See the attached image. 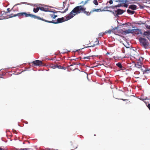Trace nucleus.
I'll return each mask as SVG.
<instances>
[{
    "label": "nucleus",
    "instance_id": "28",
    "mask_svg": "<svg viewBox=\"0 0 150 150\" xmlns=\"http://www.w3.org/2000/svg\"><path fill=\"white\" fill-rule=\"evenodd\" d=\"M7 12H5V13H6L8 12H9L10 11V10L9 8H8L7 9Z\"/></svg>",
    "mask_w": 150,
    "mask_h": 150
},
{
    "label": "nucleus",
    "instance_id": "8",
    "mask_svg": "<svg viewBox=\"0 0 150 150\" xmlns=\"http://www.w3.org/2000/svg\"><path fill=\"white\" fill-rule=\"evenodd\" d=\"M57 16L54 15V14H50L47 16V20L50 21V18H52L53 19H54Z\"/></svg>",
    "mask_w": 150,
    "mask_h": 150
},
{
    "label": "nucleus",
    "instance_id": "34",
    "mask_svg": "<svg viewBox=\"0 0 150 150\" xmlns=\"http://www.w3.org/2000/svg\"><path fill=\"white\" fill-rule=\"evenodd\" d=\"M13 132L14 133H15L16 134L17 133V132L15 130V129H13Z\"/></svg>",
    "mask_w": 150,
    "mask_h": 150
},
{
    "label": "nucleus",
    "instance_id": "36",
    "mask_svg": "<svg viewBox=\"0 0 150 150\" xmlns=\"http://www.w3.org/2000/svg\"><path fill=\"white\" fill-rule=\"evenodd\" d=\"M147 106L150 110V104H149L147 105Z\"/></svg>",
    "mask_w": 150,
    "mask_h": 150
},
{
    "label": "nucleus",
    "instance_id": "5",
    "mask_svg": "<svg viewBox=\"0 0 150 150\" xmlns=\"http://www.w3.org/2000/svg\"><path fill=\"white\" fill-rule=\"evenodd\" d=\"M139 41L141 45L144 48L146 49L148 47L149 43L146 39L140 37L139 38Z\"/></svg>",
    "mask_w": 150,
    "mask_h": 150
},
{
    "label": "nucleus",
    "instance_id": "50",
    "mask_svg": "<svg viewBox=\"0 0 150 150\" xmlns=\"http://www.w3.org/2000/svg\"><path fill=\"white\" fill-rule=\"evenodd\" d=\"M105 80L104 79V80H103L104 81H105Z\"/></svg>",
    "mask_w": 150,
    "mask_h": 150
},
{
    "label": "nucleus",
    "instance_id": "32",
    "mask_svg": "<svg viewBox=\"0 0 150 150\" xmlns=\"http://www.w3.org/2000/svg\"><path fill=\"white\" fill-rule=\"evenodd\" d=\"M122 53H125V51L124 48H122Z\"/></svg>",
    "mask_w": 150,
    "mask_h": 150
},
{
    "label": "nucleus",
    "instance_id": "15",
    "mask_svg": "<svg viewBox=\"0 0 150 150\" xmlns=\"http://www.w3.org/2000/svg\"><path fill=\"white\" fill-rule=\"evenodd\" d=\"M122 32L124 34H127L131 33L130 29H128L127 30H125L123 31Z\"/></svg>",
    "mask_w": 150,
    "mask_h": 150
},
{
    "label": "nucleus",
    "instance_id": "48",
    "mask_svg": "<svg viewBox=\"0 0 150 150\" xmlns=\"http://www.w3.org/2000/svg\"><path fill=\"white\" fill-rule=\"evenodd\" d=\"M107 54H109V53H108H108H107Z\"/></svg>",
    "mask_w": 150,
    "mask_h": 150
},
{
    "label": "nucleus",
    "instance_id": "35",
    "mask_svg": "<svg viewBox=\"0 0 150 150\" xmlns=\"http://www.w3.org/2000/svg\"><path fill=\"white\" fill-rule=\"evenodd\" d=\"M128 6V5L126 4H125L124 5V6L126 8Z\"/></svg>",
    "mask_w": 150,
    "mask_h": 150
},
{
    "label": "nucleus",
    "instance_id": "42",
    "mask_svg": "<svg viewBox=\"0 0 150 150\" xmlns=\"http://www.w3.org/2000/svg\"><path fill=\"white\" fill-rule=\"evenodd\" d=\"M84 3V2L83 1H82L81 2V4H83V3Z\"/></svg>",
    "mask_w": 150,
    "mask_h": 150
},
{
    "label": "nucleus",
    "instance_id": "37",
    "mask_svg": "<svg viewBox=\"0 0 150 150\" xmlns=\"http://www.w3.org/2000/svg\"><path fill=\"white\" fill-rule=\"evenodd\" d=\"M72 64H73L72 65H74L78 64L77 63H75V62H73L72 63Z\"/></svg>",
    "mask_w": 150,
    "mask_h": 150
},
{
    "label": "nucleus",
    "instance_id": "18",
    "mask_svg": "<svg viewBox=\"0 0 150 150\" xmlns=\"http://www.w3.org/2000/svg\"><path fill=\"white\" fill-rule=\"evenodd\" d=\"M39 9L43 11H48V8H45L43 7H39Z\"/></svg>",
    "mask_w": 150,
    "mask_h": 150
},
{
    "label": "nucleus",
    "instance_id": "26",
    "mask_svg": "<svg viewBox=\"0 0 150 150\" xmlns=\"http://www.w3.org/2000/svg\"><path fill=\"white\" fill-rule=\"evenodd\" d=\"M68 7H67V8H66L65 9V10H64V11H63L59 12H61V13H64L65 12H66L68 10Z\"/></svg>",
    "mask_w": 150,
    "mask_h": 150
},
{
    "label": "nucleus",
    "instance_id": "21",
    "mask_svg": "<svg viewBox=\"0 0 150 150\" xmlns=\"http://www.w3.org/2000/svg\"><path fill=\"white\" fill-rule=\"evenodd\" d=\"M39 9V7H38L36 8H34L33 9V11L35 13L38 12Z\"/></svg>",
    "mask_w": 150,
    "mask_h": 150
},
{
    "label": "nucleus",
    "instance_id": "25",
    "mask_svg": "<svg viewBox=\"0 0 150 150\" xmlns=\"http://www.w3.org/2000/svg\"><path fill=\"white\" fill-rule=\"evenodd\" d=\"M135 30V29H130V31L131 33L132 34L134 33V32L135 30Z\"/></svg>",
    "mask_w": 150,
    "mask_h": 150
},
{
    "label": "nucleus",
    "instance_id": "14",
    "mask_svg": "<svg viewBox=\"0 0 150 150\" xmlns=\"http://www.w3.org/2000/svg\"><path fill=\"white\" fill-rule=\"evenodd\" d=\"M103 10H102L100 8L99 9H96V8H93L92 9V10L91 11V12L92 13L94 12H99Z\"/></svg>",
    "mask_w": 150,
    "mask_h": 150
},
{
    "label": "nucleus",
    "instance_id": "20",
    "mask_svg": "<svg viewBox=\"0 0 150 150\" xmlns=\"http://www.w3.org/2000/svg\"><path fill=\"white\" fill-rule=\"evenodd\" d=\"M113 30H108L105 31V33H104V34H105V33H108V34H110L112 32H113Z\"/></svg>",
    "mask_w": 150,
    "mask_h": 150
},
{
    "label": "nucleus",
    "instance_id": "13",
    "mask_svg": "<svg viewBox=\"0 0 150 150\" xmlns=\"http://www.w3.org/2000/svg\"><path fill=\"white\" fill-rule=\"evenodd\" d=\"M70 144L71 146V150H74L77 148L76 145L74 143H73L71 142Z\"/></svg>",
    "mask_w": 150,
    "mask_h": 150
},
{
    "label": "nucleus",
    "instance_id": "22",
    "mask_svg": "<svg viewBox=\"0 0 150 150\" xmlns=\"http://www.w3.org/2000/svg\"><path fill=\"white\" fill-rule=\"evenodd\" d=\"M57 68H58L59 69H65V67H64L62 66L61 65H57Z\"/></svg>",
    "mask_w": 150,
    "mask_h": 150
},
{
    "label": "nucleus",
    "instance_id": "29",
    "mask_svg": "<svg viewBox=\"0 0 150 150\" xmlns=\"http://www.w3.org/2000/svg\"><path fill=\"white\" fill-rule=\"evenodd\" d=\"M89 0H86V1H85L84 2V3H83V5H85L87 3H88V1H89Z\"/></svg>",
    "mask_w": 150,
    "mask_h": 150
},
{
    "label": "nucleus",
    "instance_id": "9",
    "mask_svg": "<svg viewBox=\"0 0 150 150\" xmlns=\"http://www.w3.org/2000/svg\"><path fill=\"white\" fill-rule=\"evenodd\" d=\"M137 6L136 5L134 4H131L129 5V8L134 11L137 9Z\"/></svg>",
    "mask_w": 150,
    "mask_h": 150
},
{
    "label": "nucleus",
    "instance_id": "12",
    "mask_svg": "<svg viewBox=\"0 0 150 150\" xmlns=\"http://www.w3.org/2000/svg\"><path fill=\"white\" fill-rule=\"evenodd\" d=\"M92 42H90L89 44H88V46H87V47H93L95 46V45H97L98 44L99 42L98 41H95V42L96 43V44H93V45H91V43H92Z\"/></svg>",
    "mask_w": 150,
    "mask_h": 150
},
{
    "label": "nucleus",
    "instance_id": "46",
    "mask_svg": "<svg viewBox=\"0 0 150 150\" xmlns=\"http://www.w3.org/2000/svg\"><path fill=\"white\" fill-rule=\"evenodd\" d=\"M126 47V48H129V47Z\"/></svg>",
    "mask_w": 150,
    "mask_h": 150
},
{
    "label": "nucleus",
    "instance_id": "44",
    "mask_svg": "<svg viewBox=\"0 0 150 150\" xmlns=\"http://www.w3.org/2000/svg\"><path fill=\"white\" fill-rule=\"evenodd\" d=\"M107 68V67H106L105 66V68H104V69H105V68Z\"/></svg>",
    "mask_w": 150,
    "mask_h": 150
},
{
    "label": "nucleus",
    "instance_id": "10",
    "mask_svg": "<svg viewBox=\"0 0 150 150\" xmlns=\"http://www.w3.org/2000/svg\"><path fill=\"white\" fill-rule=\"evenodd\" d=\"M135 30L134 33L136 35L140 34L141 35H142V32L141 31V29L138 28L135 29V30Z\"/></svg>",
    "mask_w": 150,
    "mask_h": 150
},
{
    "label": "nucleus",
    "instance_id": "2",
    "mask_svg": "<svg viewBox=\"0 0 150 150\" xmlns=\"http://www.w3.org/2000/svg\"><path fill=\"white\" fill-rule=\"evenodd\" d=\"M18 16V17H30L32 18L38 19L40 20V18L36 15L30 14V13H27L26 12H21L18 13L17 14L13 15L11 14L9 15V18H12L13 17Z\"/></svg>",
    "mask_w": 150,
    "mask_h": 150
},
{
    "label": "nucleus",
    "instance_id": "39",
    "mask_svg": "<svg viewBox=\"0 0 150 150\" xmlns=\"http://www.w3.org/2000/svg\"><path fill=\"white\" fill-rule=\"evenodd\" d=\"M84 59H90V57H86L83 58Z\"/></svg>",
    "mask_w": 150,
    "mask_h": 150
},
{
    "label": "nucleus",
    "instance_id": "24",
    "mask_svg": "<svg viewBox=\"0 0 150 150\" xmlns=\"http://www.w3.org/2000/svg\"><path fill=\"white\" fill-rule=\"evenodd\" d=\"M93 3L96 5H98V3L97 0H94Z\"/></svg>",
    "mask_w": 150,
    "mask_h": 150
},
{
    "label": "nucleus",
    "instance_id": "3",
    "mask_svg": "<svg viewBox=\"0 0 150 150\" xmlns=\"http://www.w3.org/2000/svg\"><path fill=\"white\" fill-rule=\"evenodd\" d=\"M119 6L118 5H116L115 6H108L107 5L106 7H105L104 8V11H111V10H106L105 9L106 8H112V9H115V8L116 9V10H115L114 11H112V13L114 15V16H118V15H121L122 14L123 12L124 11L123 10H121L120 9H117L116 8L117 7H119Z\"/></svg>",
    "mask_w": 150,
    "mask_h": 150
},
{
    "label": "nucleus",
    "instance_id": "7",
    "mask_svg": "<svg viewBox=\"0 0 150 150\" xmlns=\"http://www.w3.org/2000/svg\"><path fill=\"white\" fill-rule=\"evenodd\" d=\"M142 63L139 61L137 62L136 64H135V67L139 69H140L141 70H144V72L145 73H148V71H149V70L148 68H145V70H144L142 68Z\"/></svg>",
    "mask_w": 150,
    "mask_h": 150
},
{
    "label": "nucleus",
    "instance_id": "45",
    "mask_svg": "<svg viewBox=\"0 0 150 150\" xmlns=\"http://www.w3.org/2000/svg\"><path fill=\"white\" fill-rule=\"evenodd\" d=\"M122 100H123L125 101V100H127V99H122Z\"/></svg>",
    "mask_w": 150,
    "mask_h": 150
},
{
    "label": "nucleus",
    "instance_id": "4",
    "mask_svg": "<svg viewBox=\"0 0 150 150\" xmlns=\"http://www.w3.org/2000/svg\"><path fill=\"white\" fill-rule=\"evenodd\" d=\"M68 15H68L66 17V20H64V17L58 18L57 19V21H55L54 20H52V21L47 20L44 19L43 18H40V20L43 21H44L46 22L49 23H54V24H57V23H61L64 22V21L66 20H68L67 19V18Z\"/></svg>",
    "mask_w": 150,
    "mask_h": 150
},
{
    "label": "nucleus",
    "instance_id": "47",
    "mask_svg": "<svg viewBox=\"0 0 150 150\" xmlns=\"http://www.w3.org/2000/svg\"><path fill=\"white\" fill-rule=\"evenodd\" d=\"M72 60H75V59H72Z\"/></svg>",
    "mask_w": 150,
    "mask_h": 150
},
{
    "label": "nucleus",
    "instance_id": "23",
    "mask_svg": "<svg viewBox=\"0 0 150 150\" xmlns=\"http://www.w3.org/2000/svg\"><path fill=\"white\" fill-rule=\"evenodd\" d=\"M57 65H53V64H51L50 65V67L52 68L53 69H55L57 68Z\"/></svg>",
    "mask_w": 150,
    "mask_h": 150
},
{
    "label": "nucleus",
    "instance_id": "40",
    "mask_svg": "<svg viewBox=\"0 0 150 150\" xmlns=\"http://www.w3.org/2000/svg\"><path fill=\"white\" fill-rule=\"evenodd\" d=\"M113 1L115 2H119V1H120L119 0H113Z\"/></svg>",
    "mask_w": 150,
    "mask_h": 150
},
{
    "label": "nucleus",
    "instance_id": "1",
    "mask_svg": "<svg viewBox=\"0 0 150 150\" xmlns=\"http://www.w3.org/2000/svg\"><path fill=\"white\" fill-rule=\"evenodd\" d=\"M86 8L81 5L76 7L70 12L69 15L67 16V20H69L76 14L80 13H83L87 16L90 15L91 12L86 11Z\"/></svg>",
    "mask_w": 150,
    "mask_h": 150
},
{
    "label": "nucleus",
    "instance_id": "17",
    "mask_svg": "<svg viewBox=\"0 0 150 150\" xmlns=\"http://www.w3.org/2000/svg\"><path fill=\"white\" fill-rule=\"evenodd\" d=\"M127 13L129 14H133L135 13V11H132L129 9L127 10Z\"/></svg>",
    "mask_w": 150,
    "mask_h": 150
},
{
    "label": "nucleus",
    "instance_id": "49",
    "mask_svg": "<svg viewBox=\"0 0 150 150\" xmlns=\"http://www.w3.org/2000/svg\"><path fill=\"white\" fill-rule=\"evenodd\" d=\"M93 44H92V43H91V45H93Z\"/></svg>",
    "mask_w": 150,
    "mask_h": 150
},
{
    "label": "nucleus",
    "instance_id": "6",
    "mask_svg": "<svg viewBox=\"0 0 150 150\" xmlns=\"http://www.w3.org/2000/svg\"><path fill=\"white\" fill-rule=\"evenodd\" d=\"M30 66L32 67L35 66L40 67L42 65L43 63L42 61L38 60H36L33 61L32 62L30 63Z\"/></svg>",
    "mask_w": 150,
    "mask_h": 150
},
{
    "label": "nucleus",
    "instance_id": "43",
    "mask_svg": "<svg viewBox=\"0 0 150 150\" xmlns=\"http://www.w3.org/2000/svg\"><path fill=\"white\" fill-rule=\"evenodd\" d=\"M0 150H4V149L0 147Z\"/></svg>",
    "mask_w": 150,
    "mask_h": 150
},
{
    "label": "nucleus",
    "instance_id": "11",
    "mask_svg": "<svg viewBox=\"0 0 150 150\" xmlns=\"http://www.w3.org/2000/svg\"><path fill=\"white\" fill-rule=\"evenodd\" d=\"M143 37H146L150 35V31H144L142 34Z\"/></svg>",
    "mask_w": 150,
    "mask_h": 150
},
{
    "label": "nucleus",
    "instance_id": "41",
    "mask_svg": "<svg viewBox=\"0 0 150 150\" xmlns=\"http://www.w3.org/2000/svg\"><path fill=\"white\" fill-rule=\"evenodd\" d=\"M63 3L64 4L63 5V7H62V9L64 8V7H65L64 6V2H63Z\"/></svg>",
    "mask_w": 150,
    "mask_h": 150
},
{
    "label": "nucleus",
    "instance_id": "27",
    "mask_svg": "<svg viewBox=\"0 0 150 150\" xmlns=\"http://www.w3.org/2000/svg\"><path fill=\"white\" fill-rule=\"evenodd\" d=\"M146 27L147 29H150V25H146Z\"/></svg>",
    "mask_w": 150,
    "mask_h": 150
},
{
    "label": "nucleus",
    "instance_id": "19",
    "mask_svg": "<svg viewBox=\"0 0 150 150\" xmlns=\"http://www.w3.org/2000/svg\"><path fill=\"white\" fill-rule=\"evenodd\" d=\"M116 65L118 67H119L120 69H122L123 67L122 66V65L121 63L120 62H119L116 64Z\"/></svg>",
    "mask_w": 150,
    "mask_h": 150
},
{
    "label": "nucleus",
    "instance_id": "31",
    "mask_svg": "<svg viewBox=\"0 0 150 150\" xmlns=\"http://www.w3.org/2000/svg\"><path fill=\"white\" fill-rule=\"evenodd\" d=\"M30 149L29 148H24V149H20V150H29Z\"/></svg>",
    "mask_w": 150,
    "mask_h": 150
},
{
    "label": "nucleus",
    "instance_id": "38",
    "mask_svg": "<svg viewBox=\"0 0 150 150\" xmlns=\"http://www.w3.org/2000/svg\"><path fill=\"white\" fill-rule=\"evenodd\" d=\"M146 38L149 40H150V35L146 37Z\"/></svg>",
    "mask_w": 150,
    "mask_h": 150
},
{
    "label": "nucleus",
    "instance_id": "33",
    "mask_svg": "<svg viewBox=\"0 0 150 150\" xmlns=\"http://www.w3.org/2000/svg\"><path fill=\"white\" fill-rule=\"evenodd\" d=\"M139 99L142 100L144 102V100L146 99H143L142 98H140Z\"/></svg>",
    "mask_w": 150,
    "mask_h": 150
},
{
    "label": "nucleus",
    "instance_id": "16",
    "mask_svg": "<svg viewBox=\"0 0 150 150\" xmlns=\"http://www.w3.org/2000/svg\"><path fill=\"white\" fill-rule=\"evenodd\" d=\"M105 1L106 2V4L107 5L108 4L109 5V4L111 5L113 3V1L112 0H109L107 1H105Z\"/></svg>",
    "mask_w": 150,
    "mask_h": 150
},
{
    "label": "nucleus",
    "instance_id": "30",
    "mask_svg": "<svg viewBox=\"0 0 150 150\" xmlns=\"http://www.w3.org/2000/svg\"><path fill=\"white\" fill-rule=\"evenodd\" d=\"M99 37H101L103 36V33H99Z\"/></svg>",
    "mask_w": 150,
    "mask_h": 150
}]
</instances>
